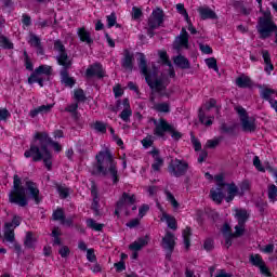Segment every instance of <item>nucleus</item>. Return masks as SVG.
Returning a JSON list of instances; mask_svg holds the SVG:
<instances>
[{"label": "nucleus", "mask_w": 277, "mask_h": 277, "mask_svg": "<svg viewBox=\"0 0 277 277\" xmlns=\"http://www.w3.org/2000/svg\"><path fill=\"white\" fill-rule=\"evenodd\" d=\"M47 132H36L30 147L24 151L25 159H32L34 163L43 162L48 172L53 170V153L47 147Z\"/></svg>", "instance_id": "obj_1"}, {"label": "nucleus", "mask_w": 277, "mask_h": 277, "mask_svg": "<svg viewBox=\"0 0 277 277\" xmlns=\"http://www.w3.org/2000/svg\"><path fill=\"white\" fill-rule=\"evenodd\" d=\"M96 163L93 166V176L110 175L113 185L120 183V175L118 174V162L114 159L111 150H101L95 155Z\"/></svg>", "instance_id": "obj_2"}, {"label": "nucleus", "mask_w": 277, "mask_h": 277, "mask_svg": "<svg viewBox=\"0 0 277 277\" xmlns=\"http://www.w3.org/2000/svg\"><path fill=\"white\" fill-rule=\"evenodd\" d=\"M137 64L141 75L145 77V81L150 90L157 94H160V96L170 98V93L164 92V90H168V83H166V81H163L161 78H156L155 80L150 78V74H148V61L146 60L145 53H138Z\"/></svg>", "instance_id": "obj_3"}, {"label": "nucleus", "mask_w": 277, "mask_h": 277, "mask_svg": "<svg viewBox=\"0 0 277 277\" xmlns=\"http://www.w3.org/2000/svg\"><path fill=\"white\" fill-rule=\"evenodd\" d=\"M256 30L261 40H267V38H272L273 34H275V44H277V25L272 21V17H259Z\"/></svg>", "instance_id": "obj_4"}, {"label": "nucleus", "mask_w": 277, "mask_h": 277, "mask_svg": "<svg viewBox=\"0 0 277 277\" xmlns=\"http://www.w3.org/2000/svg\"><path fill=\"white\" fill-rule=\"evenodd\" d=\"M214 181L216 182V187L210 189V198L215 205H222L224 198H226V193H224V187L228 183L224 182V174L220 173L214 175Z\"/></svg>", "instance_id": "obj_5"}, {"label": "nucleus", "mask_w": 277, "mask_h": 277, "mask_svg": "<svg viewBox=\"0 0 277 277\" xmlns=\"http://www.w3.org/2000/svg\"><path fill=\"white\" fill-rule=\"evenodd\" d=\"M235 111L239 116L242 131L245 133H254V131H256V119L254 117H250V115H248V110L242 106H236Z\"/></svg>", "instance_id": "obj_6"}, {"label": "nucleus", "mask_w": 277, "mask_h": 277, "mask_svg": "<svg viewBox=\"0 0 277 277\" xmlns=\"http://www.w3.org/2000/svg\"><path fill=\"white\" fill-rule=\"evenodd\" d=\"M189 170V163L183 159H172L168 166V172L171 176L175 179H181V176H185Z\"/></svg>", "instance_id": "obj_7"}, {"label": "nucleus", "mask_w": 277, "mask_h": 277, "mask_svg": "<svg viewBox=\"0 0 277 277\" xmlns=\"http://www.w3.org/2000/svg\"><path fill=\"white\" fill-rule=\"evenodd\" d=\"M136 200L137 199L134 194L131 195L127 192H123L115 205V215H117V217H120V212L128 207H133Z\"/></svg>", "instance_id": "obj_8"}, {"label": "nucleus", "mask_w": 277, "mask_h": 277, "mask_svg": "<svg viewBox=\"0 0 277 277\" xmlns=\"http://www.w3.org/2000/svg\"><path fill=\"white\" fill-rule=\"evenodd\" d=\"M249 263L253 265V267H258L260 269V274L262 277H272V269L263 260V256L259 253H251L249 256Z\"/></svg>", "instance_id": "obj_9"}, {"label": "nucleus", "mask_w": 277, "mask_h": 277, "mask_svg": "<svg viewBox=\"0 0 277 277\" xmlns=\"http://www.w3.org/2000/svg\"><path fill=\"white\" fill-rule=\"evenodd\" d=\"M9 202L11 205H18V207H27L29 200L27 199L25 188H13L9 193Z\"/></svg>", "instance_id": "obj_10"}, {"label": "nucleus", "mask_w": 277, "mask_h": 277, "mask_svg": "<svg viewBox=\"0 0 277 277\" xmlns=\"http://www.w3.org/2000/svg\"><path fill=\"white\" fill-rule=\"evenodd\" d=\"M164 22H166V13H163V9L156 8L155 10H153L147 21V26L151 27V29H159V27H163Z\"/></svg>", "instance_id": "obj_11"}, {"label": "nucleus", "mask_w": 277, "mask_h": 277, "mask_svg": "<svg viewBox=\"0 0 277 277\" xmlns=\"http://www.w3.org/2000/svg\"><path fill=\"white\" fill-rule=\"evenodd\" d=\"M150 243V235L146 234L143 237H138L135 241L129 245V250H131L133 253L131 255V259L137 260L140 258V251L146 246Z\"/></svg>", "instance_id": "obj_12"}, {"label": "nucleus", "mask_w": 277, "mask_h": 277, "mask_svg": "<svg viewBox=\"0 0 277 277\" xmlns=\"http://www.w3.org/2000/svg\"><path fill=\"white\" fill-rule=\"evenodd\" d=\"M63 68L60 70V77H61V83L65 85V88H75L77 84V80L75 77H70V67L72 66V63H65Z\"/></svg>", "instance_id": "obj_13"}, {"label": "nucleus", "mask_w": 277, "mask_h": 277, "mask_svg": "<svg viewBox=\"0 0 277 277\" xmlns=\"http://www.w3.org/2000/svg\"><path fill=\"white\" fill-rule=\"evenodd\" d=\"M173 49L175 51H182V49H185L188 51L189 49V32H187V29L183 27L180 31V35L175 38L173 42Z\"/></svg>", "instance_id": "obj_14"}, {"label": "nucleus", "mask_w": 277, "mask_h": 277, "mask_svg": "<svg viewBox=\"0 0 277 277\" xmlns=\"http://www.w3.org/2000/svg\"><path fill=\"white\" fill-rule=\"evenodd\" d=\"M154 135L159 137V140H167L166 133H170L172 131V124L168 122V120L160 118L158 123L155 122Z\"/></svg>", "instance_id": "obj_15"}, {"label": "nucleus", "mask_w": 277, "mask_h": 277, "mask_svg": "<svg viewBox=\"0 0 277 277\" xmlns=\"http://www.w3.org/2000/svg\"><path fill=\"white\" fill-rule=\"evenodd\" d=\"M105 72L106 71L105 68H103V64L97 62L89 65L84 75L87 79H94V77L97 79H105Z\"/></svg>", "instance_id": "obj_16"}, {"label": "nucleus", "mask_w": 277, "mask_h": 277, "mask_svg": "<svg viewBox=\"0 0 277 277\" xmlns=\"http://www.w3.org/2000/svg\"><path fill=\"white\" fill-rule=\"evenodd\" d=\"M54 51H57L60 53L58 56L56 57V62L58 66L72 63V61L68 58V52H66V45H64L62 40L54 41Z\"/></svg>", "instance_id": "obj_17"}, {"label": "nucleus", "mask_w": 277, "mask_h": 277, "mask_svg": "<svg viewBox=\"0 0 277 277\" xmlns=\"http://www.w3.org/2000/svg\"><path fill=\"white\" fill-rule=\"evenodd\" d=\"M26 189H28L31 198L35 200L37 205L42 202V198H40V189L38 188V184L34 181H26Z\"/></svg>", "instance_id": "obj_18"}, {"label": "nucleus", "mask_w": 277, "mask_h": 277, "mask_svg": "<svg viewBox=\"0 0 277 277\" xmlns=\"http://www.w3.org/2000/svg\"><path fill=\"white\" fill-rule=\"evenodd\" d=\"M133 62H135V57L129 49L123 50V57L121 60V68L124 70H133Z\"/></svg>", "instance_id": "obj_19"}, {"label": "nucleus", "mask_w": 277, "mask_h": 277, "mask_svg": "<svg viewBox=\"0 0 277 277\" xmlns=\"http://www.w3.org/2000/svg\"><path fill=\"white\" fill-rule=\"evenodd\" d=\"M175 247H176V240H174V235L172 234V232H167L164 237H162L163 250H169L170 252H174Z\"/></svg>", "instance_id": "obj_20"}, {"label": "nucleus", "mask_w": 277, "mask_h": 277, "mask_svg": "<svg viewBox=\"0 0 277 277\" xmlns=\"http://www.w3.org/2000/svg\"><path fill=\"white\" fill-rule=\"evenodd\" d=\"M258 88L260 91V96L263 98V101H267L269 105H273L276 100L272 98V94H276V90L264 88L263 84H258Z\"/></svg>", "instance_id": "obj_21"}, {"label": "nucleus", "mask_w": 277, "mask_h": 277, "mask_svg": "<svg viewBox=\"0 0 277 277\" xmlns=\"http://www.w3.org/2000/svg\"><path fill=\"white\" fill-rule=\"evenodd\" d=\"M201 21H217V13L209 9V6H201L198 9Z\"/></svg>", "instance_id": "obj_22"}, {"label": "nucleus", "mask_w": 277, "mask_h": 277, "mask_svg": "<svg viewBox=\"0 0 277 277\" xmlns=\"http://www.w3.org/2000/svg\"><path fill=\"white\" fill-rule=\"evenodd\" d=\"M77 35L80 42H85V44H88L89 47H92V44H94V39H92V35L90 34V31H88V29H85V27L78 28Z\"/></svg>", "instance_id": "obj_23"}, {"label": "nucleus", "mask_w": 277, "mask_h": 277, "mask_svg": "<svg viewBox=\"0 0 277 277\" xmlns=\"http://www.w3.org/2000/svg\"><path fill=\"white\" fill-rule=\"evenodd\" d=\"M225 187H227V196L225 195L224 200L226 202H233L235 196L239 194V187L234 182L225 184Z\"/></svg>", "instance_id": "obj_24"}, {"label": "nucleus", "mask_w": 277, "mask_h": 277, "mask_svg": "<svg viewBox=\"0 0 277 277\" xmlns=\"http://www.w3.org/2000/svg\"><path fill=\"white\" fill-rule=\"evenodd\" d=\"M91 196L93 198V201L91 203V210L94 211L96 209H101V198H98V187L96 186V183L92 182L91 184Z\"/></svg>", "instance_id": "obj_25"}, {"label": "nucleus", "mask_w": 277, "mask_h": 277, "mask_svg": "<svg viewBox=\"0 0 277 277\" xmlns=\"http://www.w3.org/2000/svg\"><path fill=\"white\" fill-rule=\"evenodd\" d=\"M173 63L175 64V66H177L182 70H187L192 68V63H189V60H187V57L181 54L173 58Z\"/></svg>", "instance_id": "obj_26"}, {"label": "nucleus", "mask_w": 277, "mask_h": 277, "mask_svg": "<svg viewBox=\"0 0 277 277\" xmlns=\"http://www.w3.org/2000/svg\"><path fill=\"white\" fill-rule=\"evenodd\" d=\"M161 222H166L168 225V228H171V230H176L179 228V223L176 222V217L168 214V212H163V216H161Z\"/></svg>", "instance_id": "obj_27"}, {"label": "nucleus", "mask_w": 277, "mask_h": 277, "mask_svg": "<svg viewBox=\"0 0 277 277\" xmlns=\"http://www.w3.org/2000/svg\"><path fill=\"white\" fill-rule=\"evenodd\" d=\"M236 219L240 226H246V222L250 219V214H248V210L238 209L236 210Z\"/></svg>", "instance_id": "obj_28"}, {"label": "nucleus", "mask_w": 277, "mask_h": 277, "mask_svg": "<svg viewBox=\"0 0 277 277\" xmlns=\"http://www.w3.org/2000/svg\"><path fill=\"white\" fill-rule=\"evenodd\" d=\"M236 85L241 89L252 88L253 82L249 76H240L236 78Z\"/></svg>", "instance_id": "obj_29"}, {"label": "nucleus", "mask_w": 277, "mask_h": 277, "mask_svg": "<svg viewBox=\"0 0 277 277\" xmlns=\"http://www.w3.org/2000/svg\"><path fill=\"white\" fill-rule=\"evenodd\" d=\"M192 227L187 226L185 229L182 232V237L185 246V250H188L192 248Z\"/></svg>", "instance_id": "obj_30"}, {"label": "nucleus", "mask_w": 277, "mask_h": 277, "mask_svg": "<svg viewBox=\"0 0 277 277\" xmlns=\"http://www.w3.org/2000/svg\"><path fill=\"white\" fill-rule=\"evenodd\" d=\"M163 194L166 196L167 202H170L173 209H179L181 207V203H179V201L176 200V197H174V194H172V192L164 189Z\"/></svg>", "instance_id": "obj_31"}, {"label": "nucleus", "mask_w": 277, "mask_h": 277, "mask_svg": "<svg viewBox=\"0 0 277 277\" xmlns=\"http://www.w3.org/2000/svg\"><path fill=\"white\" fill-rule=\"evenodd\" d=\"M51 237H53V246H62V229L60 227H53Z\"/></svg>", "instance_id": "obj_32"}, {"label": "nucleus", "mask_w": 277, "mask_h": 277, "mask_svg": "<svg viewBox=\"0 0 277 277\" xmlns=\"http://www.w3.org/2000/svg\"><path fill=\"white\" fill-rule=\"evenodd\" d=\"M87 226H88V228H91V230H95L96 233H101V230H103V228H105V224L96 223V221L94 219H88Z\"/></svg>", "instance_id": "obj_33"}, {"label": "nucleus", "mask_w": 277, "mask_h": 277, "mask_svg": "<svg viewBox=\"0 0 277 277\" xmlns=\"http://www.w3.org/2000/svg\"><path fill=\"white\" fill-rule=\"evenodd\" d=\"M35 70L37 75H45V77L53 75V67L51 65H40Z\"/></svg>", "instance_id": "obj_34"}, {"label": "nucleus", "mask_w": 277, "mask_h": 277, "mask_svg": "<svg viewBox=\"0 0 277 277\" xmlns=\"http://www.w3.org/2000/svg\"><path fill=\"white\" fill-rule=\"evenodd\" d=\"M154 109L155 111H158V114H170V103H157L154 105Z\"/></svg>", "instance_id": "obj_35"}, {"label": "nucleus", "mask_w": 277, "mask_h": 277, "mask_svg": "<svg viewBox=\"0 0 277 277\" xmlns=\"http://www.w3.org/2000/svg\"><path fill=\"white\" fill-rule=\"evenodd\" d=\"M74 100L77 103H85V101H88V97L85 96V91H83V89H75Z\"/></svg>", "instance_id": "obj_36"}, {"label": "nucleus", "mask_w": 277, "mask_h": 277, "mask_svg": "<svg viewBox=\"0 0 277 277\" xmlns=\"http://www.w3.org/2000/svg\"><path fill=\"white\" fill-rule=\"evenodd\" d=\"M0 45L6 51H11L12 49H14V43L8 37L1 35V32H0Z\"/></svg>", "instance_id": "obj_37"}, {"label": "nucleus", "mask_w": 277, "mask_h": 277, "mask_svg": "<svg viewBox=\"0 0 277 277\" xmlns=\"http://www.w3.org/2000/svg\"><path fill=\"white\" fill-rule=\"evenodd\" d=\"M2 3V11L5 14H12L14 12V1L12 0H0Z\"/></svg>", "instance_id": "obj_38"}, {"label": "nucleus", "mask_w": 277, "mask_h": 277, "mask_svg": "<svg viewBox=\"0 0 277 277\" xmlns=\"http://www.w3.org/2000/svg\"><path fill=\"white\" fill-rule=\"evenodd\" d=\"M23 222V217L18 216V215H14L12 219V222H6L4 224V228H18V226H21Z\"/></svg>", "instance_id": "obj_39"}, {"label": "nucleus", "mask_w": 277, "mask_h": 277, "mask_svg": "<svg viewBox=\"0 0 277 277\" xmlns=\"http://www.w3.org/2000/svg\"><path fill=\"white\" fill-rule=\"evenodd\" d=\"M65 217H66V214L64 213L63 208H57L52 213V220H54V222H61L62 223Z\"/></svg>", "instance_id": "obj_40"}, {"label": "nucleus", "mask_w": 277, "mask_h": 277, "mask_svg": "<svg viewBox=\"0 0 277 277\" xmlns=\"http://www.w3.org/2000/svg\"><path fill=\"white\" fill-rule=\"evenodd\" d=\"M56 190L62 200H66V198H68V196H70V189H68L67 187H65L63 185H60V184L56 185Z\"/></svg>", "instance_id": "obj_41"}, {"label": "nucleus", "mask_w": 277, "mask_h": 277, "mask_svg": "<svg viewBox=\"0 0 277 277\" xmlns=\"http://www.w3.org/2000/svg\"><path fill=\"white\" fill-rule=\"evenodd\" d=\"M34 243H36V240L34 239V233L27 232L26 238L24 240L25 248H28V250L34 249Z\"/></svg>", "instance_id": "obj_42"}, {"label": "nucleus", "mask_w": 277, "mask_h": 277, "mask_svg": "<svg viewBox=\"0 0 277 277\" xmlns=\"http://www.w3.org/2000/svg\"><path fill=\"white\" fill-rule=\"evenodd\" d=\"M4 239L5 241H9V243H14L16 241L14 228H4Z\"/></svg>", "instance_id": "obj_43"}, {"label": "nucleus", "mask_w": 277, "mask_h": 277, "mask_svg": "<svg viewBox=\"0 0 277 277\" xmlns=\"http://www.w3.org/2000/svg\"><path fill=\"white\" fill-rule=\"evenodd\" d=\"M132 116H133V110H131V108H123L121 114H119V118H121L123 122H131Z\"/></svg>", "instance_id": "obj_44"}, {"label": "nucleus", "mask_w": 277, "mask_h": 277, "mask_svg": "<svg viewBox=\"0 0 277 277\" xmlns=\"http://www.w3.org/2000/svg\"><path fill=\"white\" fill-rule=\"evenodd\" d=\"M267 196H268V200H271L272 202H276L277 186L275 184L268 185Z\"/></svg>", "instance_id": "obj_45"}, {"label": "nucleus", "mask_w": 277, "mask_h": 277, "mask_svg": "<svg viewBox=\"0 0 277 277\" xmlns=\"http://www.w3.org/2000/svg\"><path fill=\"white\" fill-rule=\"evenodd\" d=\"M206 65L210 70H214L215 72H220V67H217V60L215 57H210L206 60Z\"/></svg>", "instance_id": "obj_46"}, {"label": "nucleus", "mask_w": 277, "mask_h": 277, "mask_svg": "<svg viewBox=\"0 0 277 277\" xmlns=\"http://www.w3.org/2000/svg\"><path fill=\"white\" fill-rule=\"evenodd\" d=\"M158 55L164 66H172V62H170V56H168V52L166 50L159 51Z\"/></svg>", "instance_id": "obj_47"}, {"label": "nucleus", "mask_w": 277, "mask_h": 277, "mask_svg": "<svg viewBox=\"0 0 277 277\" xmlns=\"http://www.w3.org/2000/svg\"><path fill=\"white\" fill-rule=\"evenodd\" d=\"M236 129H237V126L235 124L228 127V124L222 123L220 127L221 133H228L229 135H235Z\"/></svg>", "instance_id": "obj_48"}, {"label": "nucleus", "mask_w": 277, "mask_h": 277, "mask_svg": "<svg viewBox=\"0 0 277 277\" xmlns=\"http://www.w3.org/2000/svg\"><path fill=\"white\" fill-rule=\"evenodd\" d=\"M24 66L26 70H29V72H34V62H31V58L29 57V54H27V51H24Z\"/></svg>", "instance_id": "obj_49"}, {"label": "nucleus", "mask_w": 277, "mask_h": 277, "mask_svg": "<svg viewBox=\"0 0 277 277\" xmlns=\"http://www.w3.org/2000/svg\"><path fill=\"white\" fill-rule=\"evenodd\" d=\"M47 148H49V144H51L54 148V150H56V153H62V145L55 141H53L51 137H49V133H47Z\"/></svg>", "instance_id": "obj_50"}, {"label": "nucleus", "mask_w": 277, "mask_h": 277, "mask_svg": "<svg viewBox=\"0 0 277 277\" xmlns=\"http://www.w3.org/2000/svg\"><path fill=\"white\" fill-rule=\"evenodd\" d=\"M29 42L31 47H35L36 49H42V41L40 40V37L31 34Z\"/></svg>", "instance_id": "obj_51"}, {"label": "nucleus", "mask_w": 277, "mask_h": 277, "mask_svg": "<svg viewBox=\"0 0 277 277\" xmlns=\"http://www.w3.org/2000/svg\"><path fill=\"white\" fill-rule=\"evenodd\" d=\"M190 142L194 146V150L196 153H200L202 150V143H200V140H198L195 135H190Z\"/></svg>", "instance_id": "obj_52"}, {"label": "nucleus", "mask_w": 277, "mask_h": 277, "mask_svg": "<svg viewBox=\"0 0 277 277\" xmlns=\"http://www.w3.org/2000/svg\"><path fill=\"white\" fill-rule=\"evenodd\" d=\"M220 142H222V136L213 140H208L206 143V148H217V146H220Z\"/></svg>", "instance_id": "obj_53"}, {"label": "nucleus", "mask_w": 277, "mask_h": 277, "mask_svg": "<svg viewBox=\"0 0 277 277\" xmlns=\"http://www.w3.org/2000/svg\"><path fill=\"white\" fill-rule=\"evenodd\" d=\"M162 166H163V159L161 157H157L156 159H154V163L151 164V170H154V172H159Z\"/></svg>", "instance_id": "obj_54"}, {"label": "nucleus", "mask_w": 277, "mask_h": 277, "mask_svg": "<svg viewBox=\"0 0 277 277\" xmlns=\"http://www.w3.org/2000/svg\"><path fill=\"white\" fill-rule=\"evenodd\" d=\"M213 248H215V241L213 238H207L203 242V250H206V252H211Z\"/></svg>", "instance_id": "obj_55"}, {"label": "nucleus", "mask_w": 277, "mask_h": 277, "mask_svg": "<svg viewBox=\"0 0 277 277\" xmlns=\"http://www.w3.org/2000/svg\"><path fill=\"white\" fill-rule=\"evenodd\" d=\"M106 21L108 29H111V27H116V22L118 21V17L116 16V13H111L110 15L106 16Z\"/></svg>", "instance_id": "obj_56"}, {"label": "nucleus", "mask_w": 277, "mask_h": 277, "mask_svg": "<svg viewBox=\"0 0 277 277\" xmlns=\"http://www.w3.org/2000/svg\"><path fill=\"white\" fill-rule=\"evenodd\" d=\"M176 10H177L179 14L184 16L185 21H189V13H187V10L185 9V4L177 3L176 4Z\"/></svg>", "instance_id": "obj_57"}, {"label": "nucleus", "mask_w": 277, "mask_h": 277, "mask_svg": "<svg viewBox=\"0 0 277 277\" xmlns=\"http://www.w3.org/2000/svg\"><path fill=\"white\" fill-rule=\"evenodd\" d=\"M199 122H201V124H205L206 127H211V124H213V117L207 118V116H205V114H200Z\"/></svg>", "instance_id": "obj_58"}, {"label": "nucleus", "mask_w": 277, "mask_h": 277, "mask_svg": "<svg viewBox=\"0 0 277 277\" xmlns=\"http://www.w3.org/2000/svg\"><path fill=\"white\" fill-rule=\"evenodd\" d=\"M253 166L258 170V172H265V167H263V163L261 162V158H259V156L253 157Z\"/></svg>", "instance_id": "obj_59"}, {"label": "nucleus", "mask_w": 277, "mask_h": 277, "mask_svg": "<svg viewBox=\"0 0 277 277\" xmlns=\"http://www.w3.org/2000/svg\"><path fill=\"white\" fill-rule=\"evenodd\" d=\"M144 16V13L142 12V9L137 6L132 8V18L133 21H140L141 17Z\"/></svg>", "instance_id": "obj_60"}, {"label": "nucleus", "mask_w": 277, "mask_h": 277, "mask_svg": "<svg viewBox=\"0 0 277 277\" xmlns=\"http://www.w3.org/2000/svg\"><path fill=\"white\" fill-rule=\"evenodd\" d=\"M94 129L98 131V133H107V124L102 121H95Z\"/></svg>", "instance_id": "obj_61"}, {"label": "nucleus", "mask_w": 277, "mask_h": 277, "mask_svg": "<svg viewBox=\"0 0 277 277\" xmlns=\"http://www.w3.org/2000/svg\"><path fill=\"white\" fill-rule=\"evenodd\" d=\"M77 109H79V103H72L65 107V111L67 114H72L74 116L77 115Z\"/></svg>", "instance_id": "obj_62"}, {"label": "nucleus", "mask_w": 277, "mask_h": 277, "mask_svg": "<svg viewBox=\"0 0 277 277\" xmlns=\"http://www.w3.org/2000/svg\"><path fill=\"white\" fill-rule=\"evenodd\" d=\"M13 189H25L23 186V182L17 174L13 176Z\"/></svg>", "instance_id": "obj_63"}, {"label": "nucleus", "mask_w": 277, "mask_h": 277, "mask_svg": "<svg viewBox=\"0 0 277 277\" xmlns=\"http://www.w3.org/2000/svg\"><path fill=\"white\" fill-rule=\"evenodd\" d=\"M246 192H250V182L248 180H245L240 184V196H243Z\"/></svg>", "instance_id": "obj_64"}]
</instances>
